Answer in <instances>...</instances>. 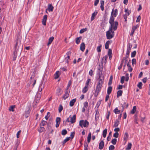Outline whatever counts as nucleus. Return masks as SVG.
Wrapping results in <instances>:
<instances>
[{
    "mask_svg": "<svg viewBox=\"0 0 150 150\" xmlns=\"http://www.w3.org/2000/svg\"><path fill=\"white\" fill-rule=\"evenodd\" d=\"M114 18L113 16L110 17L109 20V23L110 25L109 30L106 33V36L108 39H110L114 36V31L112 30L113 28L114 30H116L117 28L118 23L117 21L114 22Z\"/></svg>",
    "mask_w": 150,
    "mask_h": 150,
    "instance_id": "obj_1",
    "label": "nucleus"
},
{
    "mask_svg": "<svg viewBox=\"0 0 150 150\" xmlns=\"http://www.w3.org/2000/svg\"><path fill=\"white\" fill-rule=\"evenodd\" d=\"M98 80L99 81L96 86L94 94V95L95 96H98L99 92L101 90L102 86L103 83V76L101 75H100L99 76Z\"/></svg>",
    "mask_w": 150,
    "mask_h": 150,
    "instance_id": "obj_2",
    "label": "nucleus"
},
{
    "mask_svg": "<svg viewBox=\"0 0 150 150\" xmlns=\"http://www.w3.org/2000/svg\"><path fill=\"white\" fill-rule=\"evenodd\" d=\"M23 49V45L21 43L20 41L17 40L14 47V51L20 54Z\"/></svg>",
    "mask_w": 150,
    "mask_h": 150,
    "instance_id": "obj_3",
    "label": "nucleus"
},
{
    "mask_svg": "<svg viewBox=\"0 0 150 150\" xmlns=\"http://www.w3.org/2000/svg\"><path fill=\"white\" fill-rule=\"evenodd\" d=\"M89 125V122L86 120H81L79 122V125L82 128L83 126L84 127H87Z\"/></svg>",
    "mask_w": 150,
    "mask_h": 150,
    "instance_id": "obj_4",
    "label": "nucleus"
},
{
    "mask_svg": "<svg viewBox=\"0 0 150 150\" xmlns=\"http://www.w3.org/2000/svg\"><path fill=\"white\" fill-rule=\"evenodd\" d=\"M41 94L40 93H38L35 96V102L36 103H37L39 100H40L41 97Z\"/></svg>",
    "mask_w": 150,
    "mask_h": 150,
    "instance_id": "obj_5",
    "label": "nucleus"
},
{
    "mask_svg": "<svg viewBox=\"0 0 150 150\" xmlns=\"http://www.w3.org/2000/svg\"><path fill=\"white\" fill-rule=\"evenodd\" d=\"M47 16L45 15L44 16L42 20V24L43 25H45L46 24V21L47 19Z\"/></svg>",
    "mask_w": 150,
    "mask_h": 150,
    "instance_id": "obj_6",
    "label": "nucleus"
},
{
    "mask_svg": "<svg viewBox=\"0 0 150 150\" xmlns=\"http://www.w3.org/2000/svg\"><path fill=\"white\" fill-rule=\"evenodd\" d=\"M70 122L71 123H73L75 122H76V115H73L72 117H71L70 116Z\"/></svg>",
    "mask_w": 150,
    "mask_h": 150,
    "instance_id": "obj_7",
    "label": "nucleus"
},
{
    "mask_svg": "<svg viewBox=\"0 0 150 150\" xmlns=\"http://www.w3.org/2000/svg\"><path fill=\"white\" fill-rule=\"evenodd\" d=\"M104 146V143L103 141L101 140L100 142L99 145V148L100 149H102Z\"/></svg>",
    "mask_w": 150,
    "mask_h": 150,
    "instance_id": "obj_8",
    "label": "nucleus"
},
{
    "mask_svg": "<svg viewBox=\"0 0 150 150\" xmlns=\"http://www.w3.org/2000/svg\"><path fill=\"white\" fill-rule=\"evenodd\" d=\"M117 9H115V10H114L113 9L112 10V13H111V16H112V15H113V16L114 17H116L117 16ZM114 18V17H113Z\"/></svg>",
    "mask_w": 150,
    "mask_h": 150,
    "instance_id": "obj_9",
    "label": "nucleus"
},
{
    "mask_svg": "<svg viewBox=\"0 0 150 150\" xmlns=\"http://www.w3.org/2000/svg\"><path fill=\"white\" fill-rule=\"evenodd\" d=\"M69 96V91H67L65 92V94L63 97V98L65 100Z\"/></svg>",
    "mask_w": 150,
    "mask_h": 150,
    "instance_id": "obj_10",
    "label": "nucleus"
},
{
    "mask_svg": "<svg viewBox=\"0 0 150 150\" xmlns=\"http://www.w3.org/2000/svg\"><path fill=\"white\" fill-rule=\"evenodd\" d=\"M85 47V45L84 42L82 43L80 46V49L83 52L84 51Z\"/></svg>",
    "mask_w": 150,
    "mask_h": 150,
    "instance_id": "obj_11",
    "label": "nucleus"
},
{
    "mask_svg": "<svg viewBox=\"0 0 150 150\" xmlns=\"http://www.w3.org/2000/svg\"><path fill=\"white\" fill-rule=\"evenodd\" d=\"M54 9V7L52 6L51 4H50L48 6V10L49 11H52Z\"/></svg>",
    "mask_w": 150,
    "mask_h": 150,
    "instance_id": "obj_12",
    "label": "nucleus"
},
{
    "mask_svg": "<svg viewBox=\"0 0 150 150\" xmlns=\"http://www.w3.org/2000/svg\"><path fill=\"white\" fill-rule=\"evenodd\" d=\"M76 100V98H74L70 101L69 103V105L70 106H72L74 105V103Z\"/></svg>",
    "mask_w": 150,
    "mask_h": 150,
    "instance_id": "obj_13",
    "label": "nucleus"
},
{
    "mask_svg": "<svg viewBox=\"0 0 150 150\" xmlns=\"http://www.w3.org/2000/svg\"><path fill=\"white\" fill-rule=\"evenodd\" d=\"M61 74V73L59 71H57L54 75V78L56 79L58 78Z\"/></svg>",
    "mask_w": 150,
    "mask_h": 150,
    "instance_id": "obj_14",
    "label": "nucleus"
},
{
    "mask_svg": "<svg viewBox=\"0 0 150 150\" xmlns=\"http://www.w3.org/2000/svg\"><path fill=\"white\" fill-rule=\"evenodd\" d=\"M54 39V37H52L50 38L48 40V42L47 43V45L49 46L50 45Z\"/></svg>",
    "mask_w": 150,
    "mask_h": 150,
    "instance_id": "obj_15",
    "label": "nucleus"
},
{
    "mask_svg": "<svg viewBox=\"0 0 150 150\" xmlns=\"http://www.w3.org/2000/svg\"><path fill=\"white\" fill-rule=\"evenodd\" d=\"M104 1H103L102 0L100 1V7L101 8V10L103 11L104 10V8L103 7L104 4Z\"/></svg>",
    "mask_w": 150,
    "mask_h": 150,
    "instance_id": "obj_16",
    "label": "nucleus"
},
{
    "mask_svg": "<svg viewBox=\"0 0 150 150\" xmlns=\"http://www.w3.org/2000/svg\"><path fill=\"white\" fill-rule=\"evenodd\" d=\"M130 52L127 51V52H126V54L125 57H124L123 58L122 61H123V62H124V61L125 60V59H128V57L129 56V54Z\"/></svg>",
    "mask_w": 150,
    "mask_h": 150,
    "instance_id": "obj_17",
    "label": "nucleus"
},
{
    "mask_svg": "<svg viewBox=\"0 0 150 150\" xmlns=\"http://www.w3.org/2000/svg\"><path fill=\"white\" fill-rule=\"evenodd\" d=\"M82 38V37L80 36L76 38V42L77 44H79Z\"/></svg>",
    "mask_w": 150,
    "mask_h": 150,
    "instance_id": "obj_18",
    "label": "nucleus"
},
{
    "mask_svg": "<svg viewBox=\"0 0 150 150\" xmlns=\"http://www.w3.org/2000/svg\"><path fill=\"white\" fill-rule=\"evenodd\" d=\"M108 54L109 56L110 59L112 57V50L110 49H109L108 50Z\"/></svg>",
    "mask_w": 150,
    "mask_h": 150,
    "instance_id": "obj_19",
    "label": "nucleus"
},
{
    "mask_svg": "<svg viewBox=\"0 0 150 150\" xmlns=\"http://www.w3.org/2000/svg\"><path fill=\"white\" fill-rule=\"evenodd\" d=\"M112 91V87L111 86H109L107 90V94L109 95L111 93Z\"/></svg>",
    "mask_w": 150,
    "mask_h": 150,
    "instance_id": "obj_20",
    "label": "nucleus"
},
{
    "mask_svg": "<svg viewBox=\"0 0 150 150\" xmlns=\"http://www.w3.org/2000/svg\"><path fill=\"white\" fill-rule=\"evenodd\" d=\"M88 86H85L82 90V92L83 93H86L88 90Z\"/></svg>",
    "mask_w": 150,
    "mask_h": 150,
    "instance_id": "obj_21",
    "label": "nucleus"
},
{
    "mask_svg": "<svg viewBox=\"0 0 150 150\" xmlns=\"http://www.w3.org/2000/svg\"><path fill=\"white\" fill-rule=\"evenodd\" d=\"M122 91L121 90L118 91L117 93V97L119 98L120 96H121L122 95Z\"/></svg>",
    "mask_w": 150,
    "mask_h": 150,
    "instance_id": "obj_22",
    "label": "nucleus"
},
{
    "mask_svg": "<svg viewBox=\"0 0 150 150\" xmlns=\"http://www.w3.org/2000/svg\"><path fill=\"white\" fill-rule=\"evenodd\" d=\"M136 106H134L133 108L132 109L130 112V113L131 114H134V113L135 112L136 110Z\"/></svg>",
    "mask_w": 150,
    "mask_h": 150,
    "instance_id": "obj_23",
    "label": "nucleus"
},
{
    "mask_svg": "<svg viewBox=\"0 0 150 150\" xmlns=\"http://www.w3.org/2000/svg\"><path fill=\"white\" fill-rule=\"evenodd\" d=\"M97 12H94V13H93V14L92 15V16L91 17V21H92L94 20V17L96 16V15L97 14Z\"/></svg>",
    "mask_w": 150,
    "mask_h": 150,
    "instance_id": "obj_24",
    "label": "nucleus"
},
{
    "mask_svg": "<svg viewBox=\"0 0 150 150\" xmlns=\"http://www.w3.org/2000/svg\"><path fill=\"white\" fill-rule=\"evenodd\" d=\"M96 113L95 115V119L96 120L98 119L99 116V112L98 110L96 111Z\"/></svg>",
    "mask_w": 150,
    "mask_h": 150,
    "instance_id": "obj_25",
    "label": "nucleus"
},
{
    "mask_svg": "<svg viewBox=\"0 0 150 150\" xmlns=\"http://www.w3.org/2000/svg\"><path fill=\"white\" fill-rule=\"evenodd\" d=\"M15 108V105H12L9 108V110L10 111L13 112L14 111V108Z\"/></svg>",
    "mask_w": 150,
    "mask_h": 150,
    "instance_id": "obj_26",
    "label": "nucleus"
},
{
    "mask_svg": "<svg viewBox=\"0 0 150 150\" xmlns=\"http://www.w3.org/2000/svg\"><path fill=\"white\" fill-rule=\"evenodd\" d=\"M119 122L118 120H116L115 122V124L113 125L114 127H117L119 124Z\"/></svg>",
    "mask_w": 150,
    "mask_h": 150,
    "instance_id": "obj_27",
    "label": "nucleus"
},
{
    "mask_svg": "<svg viewBox=\"0 0 150 150\" xmlns=\"http://www.w3.org/2000/svg\"><path fill=\"white\" fill-rule=\"evenodd\" d=\"M107 133V129H105L103 131V136L104 138H105Z\"/></svg>",
    "mask_w": 150,
    "mask_h": 150,
    "instance_id": "obj_28",
    "label": "nucleus"
},
{
    "mask_svg": "<svg viewBox=\"0 0 150 150\" xmlns=\"http://www.w3.org/2000/svg\"><path fill=\"white\" fill-rule=\"evenodd\" d=\"M102 45H100L99 46L97 47V50L98 52H100L101 50Z\"/></svg>",
    "mask_w": 150,
    "mask_h": 150,
    "instance_id": "obj_29",
    "label": "nucleus"
},
{
    "mask_svg": "<svg viewBox=\"0 0 150 150\" xmlns=\"http://www.w3.org/2000/svg\"><path fill=\"white\" fill-rule=\"evenodd\" d=\"M70 139V137H67L64 141L62 142V143L63 144H64L65 143L67 142Z\"/></svg>",
    "mask_w": 150,
    "mask_h": 150,
    "instance_id": "obj_30",
    "label": "nucleus"
},
{
    "mask_svg": "<svg viewBox=\"0 0 150 150\" xmlns=\"http://www.w3.org/2000/svg\"><path fill=\"white\" fill-rule=\"evenodd\" d=\"M114 112L115 114H117L120 113V110H119L117 108H116L114 110Z\"/></svg>",
    "mask_w": 150,
    "mask_h": 150,
    "instance_id": "obj_31",
    "label": "nucleus"
},
{
    "mask_svg": "<svg viewBox=\"0 0 150 150\" xmlns=\"http://www.w3.org/2000/svg\"><path fill=\"white\" fill-rule=\"evenodd\" d=\"M111 134H112V132L110 131V133L109 134L108 136L107 137V140L108 141H109L110 140V139L111 138V137H112Z\"/></svg>",
    "mask_w": 150,
    "mask_h": 150,
    "instance_id": "obj_32",
    "label": "nucleus"
},
{
    "mask_svg": "<svg viewBox=\"0 0 150 150\" xmlns=\"http://www.w3.org/2000/svg\"><path fill=\"white\" fill-rule=\"evenodd\" d=\"M132 145V144L131 143H129L126 148V149L127 150H130L131 149Z\"/></svg>",
    "mask_w": 150,
    "mask_h": 150,
    "instance_id": "obj_33",
    "label": "nucleus"
},
{
    "mask_svg": "<svg viewBox=\"0 0 150 150\" xmlns=\"http://www.w3.org/2000/svg\"><path fill=\"white\" fill-rule=\"evenodd\" d=\"M132 46V45L130 43L129 44V47L127 50V51L129 52H130V50Z\"/></svg>",
    "mask_w": 150,
    "mask_h": 150,
    "instance_id": "obj_34",
    "label": "nucleus"
},
{
    "mask_svg": "<svg viewBox=\"0 0 150 150\" xmlns=\"http://www.w3.org/2000/svg\"><path fill=\"white\" fill-rule=\"evenodd\" d=\"M47 124L46 121L42 120L40 124V126L42 127L45 125Z\"/></svg>",
    "mask_w": 150,
    "mask_h": 150,
    "instance_id": "obj_35",
    "label": "nucleus"
},
{
    "mask_svg": "<svg viewBox=\"0 0 150 150\" xmlns=\"http://www.w3.org/2000/svg\"><path fill=\"white\" fill-rule=\"evenodd\" d=\"M61 119L59 117H57L56 119V123L60 124Z\"/></svg>",
    "mask_w": 150,
    "mask_h": 150,
    "instance_id": "obj_36",
    "label": "nucleus"
},
{
    "mask_svg": "<svg viewBox=\"0 0 150 150\" xmlns=\"http://www.w3.org/2000/svg\"><path fill=\"white\" fill-rule=\"evenodd\" d=\"M63 109L62 106L61 105H60L59 108L58 110L59 112L60 113L61 112Z\"/></svg>",
    "mask_w": 150,
    "mask_h": 150,
    "instance_id": "obj_37",
    "label": "nucleus"
},
{
    "mask_svg": "<svg viewBox=\"0 0 150 150\" xmlns=\"http://www.w3.org/2000/svg\"><path fill=\"white\" fill-rule=\"evenodd\" d=\"M67 131L65 129L63 130L62 131V135H66L67 134Z\"/></svg>",
    "mask_w": 150,
    "mask_h": 150,
    "instance_id": "obj_38",
    "label": "nucleus"
},
{
    "mask_svg": "<svg viewBox=\"0 0 150 150\" xmlns=\"http://www.w3.org/2000/svg\"><path fill=\"white\" fill-rule=\"evenodd\" d=\"M35 70H34L33 71V74L31 75V76L30 77V79H32L34 78L35 77Z\"/></svg>",
    "mask_w": 150,
    "mask_h": 150,
    "instance_id": "obj_39",
    "label": "nucleus"
},
{
    "mask_svg": "<svg viewBox=\"0 0 150 150\" xmlns=\"http://www.w3.org/2000/svg\"><path fill=\"white\" fill-rule=\"evenodd\" d=\"M87 30V28H83L82 29H81L80 31V33H84V32L86 31Z\"/></svg>",
    "mask_w": 150,
    "mask_h": 150,
    "instance_id": "obj_40",
    "label": "nucleus"
},
{
    "mask_svg": "<svg viewBox=\"0 0 150 150\" xmlns=\"http://www.w3.org/2000/svg\"><path fill=\"white\" fill-rule=\"evenodd\" d=\"M14 57H13V60H16V55L17 54H18V53H16V52H14Z\"/></svg>",
    "mask_w": 150,
    "mask_h": 150,
    "instance_id": "obj_41",
    "label": "nucleus"
},
{
    "mask_svg": "<svg viewBox=\"0 0 150 150\" xmlns=\"http://www.w3.org/2000/svg\"><path fill=\"white\" fill-rule=\"evenodd\" d=\"M88 106V103L87 102H86L83 103V107L87 108Z\"/></svg>",
    "mask_w": 150,
    "mask_h": 150,
    "instance_id": "obj_42",
    "label": "nucleus"
},
{
    "mask_svg": "<svg viewBox=\"0 0 150 150\" xmlns=\"http://www.w3.org/2000/svg\"><path fill=\"white\" fill-rule=\"evenodd\" d=\"M117 142V139H113L111 141V143L113 144H115Z\"/></svg>",
    "mask_w": 150,
    "mask_h": 150,
    "instance_id": "obj_43",
    "label": "nucleus"
},
{
    "mask_svg": "<svg viewBox=\"0 0 150 150\" xmlns=\"http://www.w3.org/2000/svg\"><path fill=\"white\" fill-rule=\"evenodd\" d=\"M136 51H134L131 53V56L132 57H134L136 55Z\"/></svg>",
    "mask_w": 150,
    "mask_h": 150,
    "instance_id": "obj_44",
    "label": "nucleus"
},
{
    "mask_svg": "<svg viewBox=\"0 0 150 150\" xmlns=\"http://www.w3.org/2000/svg\"><path fill=\"white\" fill-rule=\"evenodd\" d=\"M18 145H19L18 143V142L16 143L15 145V146H14V147L13 150H17V148Z\"/></svg>",
    "mask_w": 150,
    "mask_h": 150,
    "instance_id": "obj_45",
    "label": "nucleus"
},
{
    "mask_svg": "<svg viewBox=\"0 0 150 150\" xmlns=\"http://www.w3.org/2000/svg\"><path fill=\"white\" fill-rule=\"evenodd\" d=\"M45 130V128L41 126L40 129L38 130V131L40 132H42Z\"/></svg>",
    "mask_w": 150,
    "mask_h": 150,
    "instance_id": "obj_46",
    "label": "nucleus"
},
{
    "mask_svg": "<svg viewBox=\"0 0 150 150\" xmlns=\"http://www.w3.org/2000/svg\"><path fill=\"white\" fill-rule=\"evenodd\" d=\"M115 149V147L113 145H110L109 147V150H114V149Z\"/></svg>",
    "mask_w": 150,
    "mask_h": 150,
    "instance_id": "obj_47",
    "label": "nucleus"
},
{
    "mask_svg": "<svg viewBox=\"0 0 150 150\" xmlns=\"http://www.w3.org/2000/svg\"><path fill=\"white\" fill-rule=\"evenodd\" d=\"M119 134L118 132H115L113 134V137L115 138H117L118 137Z\"/></svg>",
    "mask_w": 150,
    "mask_h": 150,
    "instance_id": "obj_48",
    "label": "nucleus"
},
{
    "mask_svg": "<svg viewBox=\"0 0 150 150\" xmlns=\"http://www.w3.org/2000/svg\"><path fill=\"white\" fill-rule=\"evenodd\" d=\"M128 137V133L127 132L125 133V134L124 137V139L125 140H126Z\"/></svg>",
    "mask_w": 150,
    "mask_h": 150,
    "instance_id": "obj_49",
    "label": "nucleus"
},
{
    "mask_svg": "<svg viewBox=\"0 0 150 150\" xmlns=\"http://www.w3.org/2000/svg\"><path fill=\"white\" fill-rule=\"evenodd\" d=\"M112 76H111L110 77V79H109V81L108 83L109 85H110L112 84Z\"/></svg>",
    "mask_w": 150,
    "mask_h": 150,
    "instance_id": "obj_50",
    "label": "nucleus"
},
{
    "mask_svg": "<svg viewBox=\"0 0 150 150\" xmlns=\"http://www.w3.org/2000/svg\"><path fill=\"white\" fill-rule=\"evenodd\" d=\"M137 114H136L134 115V122H136V123H138V122H137Z\"/></svg>",
    "mask_w": 150,
    "mask_h": 150,
    "instance_id": "obj_51",
    "label": "nucleus"
},
{
    "mask_svg": "<svg viewBox=\"0 0 150 150\" xmlns=\"http://www.w3.org/2000/svg\"><path fill=\"white\" fill-rule=\"evenodd\" d=\"M123 62H123V61H122L121 63L120 64V65L118 67V68L120 70L122 68V65L123 64Z\"/></svg>",
    "mask_w": 150,
    "mask_h": 150,
    "instance_id": "obj_52",
    "label": "nucleus"
},
{
    "mask_svg": "<svg viewBox=\"0 0 150 150\" xmlns=\"http://www.w3.org/2000/svg\"><path fill=\"white\" fill-rule=\"evenodd\" d=\"M90 81V79H88L86 83V85L85 86H88L89 85V82Z\"/></svg>",
    "mask_w": 150,
    "mask_h": 150,
    "instance_id": "obj_53",
    "label": "nucleus"
},
{
    "mask_svg": "<svg viewBox=\"0 0 150 150\" xmlns=\"http://www.w3.org/2000/svg\"><path fill=\"white\" fill-rule=\"evenodd\" d=\"M125 79V77L124 76H123L121 77V82L122 83H124Z\"/></svg>",
    "mask_w": 150,
    "mask_h": 150,
    "instance_id": "obj_54",
    "label": "nucleus"
},
{
    "mask_svg": "<svg viewBox=\"0 0 150 150\" xmlns=\"http://www.w3.org/2000/svg\"><path fill=\"white\" fill-rule=\"evenodd\" d=\"M98 70H99L100 71L99 72V76L100 75H101L102 76H103V75H100V74H101L102 73V68H99L98 69Z\"/></svg>",
    "mask_w": 150,
    "mask_h": 150,
    "instance_id": "obj_55",
    "label": "nucleus"
},
{
    "mask_svg": "<svg viewBox=\"0 0 150 150\" xmlns=\"http://www.w3.org/2000/svg\"><path fill=\"white\" fill-rule=\"evenodd\" d=\"M125 12L126 13V14L127 16H128L129 15L130 13L128 9H126L125 10Z\"/></svg>",
    "mask_w": 150,
    "mask_h": 150,
    "instance_id": "obj_56",
    "label": "nucleus"
},
{
    "mask_svg": "<svg viewBox=\"0 0 150 150\" xmlns=\"http://www.w3.org/2000/svg\"><path fill=\"white\" fill-rule=\"evenodd\" d=\"M74 134L75 132H74L71 133L70 136L71 137L72 139L74 138Z\"/></svg>",
    "mask_w": 150,
    "mask_h": 150,
    "instance_id": "obj_57",
    "label": "nucleus"
},
{
    "mask_svg": "<svg viewBox=\"0 0 150 150\" xmlns=\"http://www.w3.org/2000/svg\"><path fill=\"white\" fill-rule=\"evenodd\" d=\"M136 59H133L132 60V65L134 64H135L136 63Z\"/></svg>",
    "mask_w": 150,
    "mask_h": 150,
    "instance_id": "obj_58",
    "label": "nucleus"
},
{
    "mask_svg": "<svg viewBox=\"0 0 150 150\" xmlns=\"http://www.w3.org/2000/svg\"><path fill=\"white\" fill-rule=\"evenodd\" d=\"M147 80V78L145 77V78H144L143 79H142V81L144 83H145L146 81Z\"/></svg>",
    "mask_w": 150,
    "mask_h": 150,
    "instance_id": "obj_59",
    "label": "nucleus"
},
{
    "mask_svg": "<svg viewBox=\"0 0 150 150\" xmlns=\"http://www.w3.org/2000/svg\"><path fill=\"white\" fill-rule=\"evenodd\" d=\"M140 19H141V17L140 16V15H139V16H138V17H137V20H136V22H139L140 20Z\"/></svg>",
    "mask_w": 150,
    "mask_h": 150,
    "instance_id": "obj_60",
    "label": "nucleus"
},
{
    "mask_svg": "<svg viewBox=\"0 0 150 150\" xmlns=\"http://www.w3.org/2000/svg\"><path fill=\"white\" fill-rule=\"evenodd\" d=\"M129 74H126V77L125 78V81H127L129 80Z\"/></svg>",
    "mask_w": 150,
    "mask_h": 150,
    "instance_id": "obj_61",
    "label": "nucleus"
},
{
    "mask_svg": "<svg viewBox=\"0 0 150 150\" xmlns=\"http://www.w3.org/2000/svg\"><path fill=\"white\" fill-rule=\"evenodd\" d=\"M99 0H96L94 3V5L95 6H97V4L98 3Z\"/></svg>",
    "mask_w": 150,
    "mask_h": 150,
    "instance_id": "obj_62",
    "label": "nucleus"
},
{
    "mask_svg": "<svg viewBox=\"0 0 150 150\" xmlns=\"http://www.w3.org/2000/svg\"><path fill=\"white\" fill-rule=\"evenodd\" d=\"M125 105H126V103H124V104H123L122 105V111H121L122 112L123 111Z\"/></svg>",
    "mask_w": 150,
    "mask_h": 150,
    "instance_id": "obj_63",
    "label": "nucleus"
},
{
    "mask_svg": "<svg viewBox=\"0 0 150 150\" xmlns=\"http://www.w3.org/2000/svg\"><path fill=\"white\" fill-rule=\"evenodd\" d=\"M89 74L91 75V76H92L93 74V72L92 70H91L89 72Z\"/></svg>",
    "mask_w": 150,
    "mask_h": 150,
    "instance_id": "obj_64",
    "label": "nucleus"
}]
</instances>
